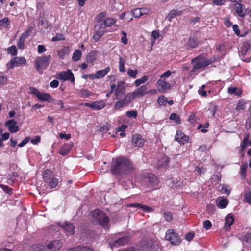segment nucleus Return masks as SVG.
Returning <instances> with one entry per match:
<instances>
[{
    "instance_id": "c85d7f7f",
    "label": "nucleus",
    "mask_w": 251,
    "mask_h": 251,
    "mask_svg": "<svg viewBox=\"0 0 251 251\" xmlns=\"http://www.w3.org/2000/svg\"><path fill=\"white\" fill-rule=\"evenodd\" d=\"M182 12L181 11H177L176 10H171L168 16V19L169 21H171L172 19L176 16H180L182 14Z\"/></svg>"
},
{
    "instance_id": "b1692460",
    "label": "nucleus",
    "mask_w": 251,
    "mask_h": 251,
    "mask_svg": "<svg viewBox=\"0 0 251 251\" xmlns=\"http://www.w3.org/2000/svg\"><path fill=\"white\" fill-rule=\"evenodd\" d=\"M129 206L136 207L143 210V211H144L146 212H150L153 211V209L152 207L139 203H132L129 205Z\"/></svg>"
},
{
    "instance_id": "13d9d810",
    "label": "nucleus",
    "mask_w": 251,
    "mask_h": 251,
    "mask_svg": "<svg viewBox=\"0 0 251 251\" xmlns=\"http://www.w3.org/2000/svg\"><path fill=\"white\" fill-rule=\"evenodd\" d=\"M245 199L247 202L251 204V189L245 194Z\"/></svg>"
},
{
    "instance_id": "0e129e2a",
    "label": "nucleus",
    "mask_w": 251,
    "mask_h": 251,
    "mask_svg": "<svg viewBox=\"0 0 251 251\" xmlns=\"http://www.w3.org/2000/svg\"><path fill=\"white\" fill-rule=\"evenodd\" d=\"M59 137L61 139L69 140L71 138V134L61 133L59 134Z\"/></svg>"
},
{
    "instance_id": "72a5a7b5",
    "label": "nucleus",
    "mask_w": 251,
    "mask_h": 251,
    "mask_svg": "<svg viewBox=\"0 0 251 251\" xmlns=\"http://www.w3.org/2000/svg\"><path fill=\"white\" fill-rule=\"evenodd\" d=\"M82 53L80 50H76L73 53L72 56V60L74 61H79L81 57Z\"/></svg>"
},
{
    "instance_id": "e2e57ef3",
    "label": "nucleus",
    "mask_w": 251,
    "mask_h": 251,
    "mask_svg": "<svg viewBox=\"0 0 251 251\" xmlns=\"http://www.w3.org/2000/svg\"><path fill=\"white\" fill-rule=\"evenodd\" d=\"M194 236L195 235L193 233L189 232L185 235V239L188 241H190L194 237Z\"/></svg>"
},
{
    "instance_id": "79ce46f5",
    "label": "nucleus",
    "mask_w": 251,
    "mask_h": 251,
    "mask_svg": "<svg viewBox=\"0 0 251 251\" xmlns=\"http://www.w3.org/2000/svg\"><path fill=\"white\" fill-rule=\"evenodd\" d=\"M148 79L147 76H143L142 78L138 79L135 81V85L136 87H138L140 84L144 83Z\"/></svg>"
},
{
    "instance_id": "412c9836",
    "label": "nucleus",
    "mask_w": 251,
    "mask_h": 251,
    "mask_svg": "<svg viewBox=\"0 0 251 251\" xmlns=\"http://www.w3.org/2000/svg\"><path fill=\"white\" fill-rule=\"evenodd\" d=\"M129 241L128 236L122 237L115 240L113 243V246L115 247H119L126 244Z\"/></svg>"
},
{
    "instance_id": "7c9ffc66",
    "label": "nucleus",
    "mask_w": 251,
    "mask_h": 251,
    "mask_svg": "<svg viewBox=\"0 0 251 251\" xmlns=\"http://www.w3.org/2000/svg\"><path fill=\"white\" fill-rule=\"evenodd\" d=\"M71 251H94V250L89 247L85 246H77L71 249Z\"/></svg>"
},
{
    "instance_id": "f03ea898",
    "label": "nucleus",
    "mask_w": 251,
    "mask_h": 251,
    "mask_svg": "<svg viewBox=\"0 0 251 251\" xmlns=\"http://www.w3.org/2000/svg\"><path fill=\"white\" fill-rule=\"evenodd\" d=\"M90 216L93 223L99 224L104 229L109 228V218L103 211L96 209L91 212Z\"/></svg>"
},
{
    "instance_id": "6e6d98bb",
    "label": "nucleus",
    "mask_w": 251,
    "mask_h": 251,
    "mask_svg": "<svg viewBox=\"0 0 251 251\" xmlns=\"http://www.w3.org/2000/svg\"><path fill=\"white\" fill-rule=\"evenodd\" d=\"M137 112L136 110L128 111L126 112V116L129 118L134 117L136 118L137 117Z\"/></svg>"
},
{
    "instance_id": "9b49d317",
    "label": "nucleus",
    "mask_w": 251,
    "mask_h": 251,
    "mask_svg": "<svg viewBox=\"0 0 251 251\" xmlns=\"http://www.w3.org/2000/svg\"><path fill=\"white\" fill-rule=\"evenodd\" d=\"M32 30L33 27L32 26H30L25 32H24L21 35L18 41L17 44V46L19 49H23L24 48L25 39L29 36Z\"/></svg>"
},
{
    "instance_id": "37998d69",
    "label": "nucleus",
    "mask_w": 251,
    "mask_h": 251,
    "mask_svg": "<svg viewBox=\"0 0 251 251\" xmlns=\"http://www.w3.org/2000/svg\"><path fill=\"white\" fill-rule=\"evenodd\" d=\"M228 92L230 94H234L235 95H239L241 94V91L237 87H229L228 88Z\"/></svg>"
},
{
    "instance_id": "aec40b11",
    "label": "nucleus",
    "mask_w": 251,
    "mask_h": 251,
    "mask_svg": "<svg viewBox=\"0 0 251 251\" xmlns=\"http://www.w3.org/2000/svg\"><path fill=\"white\" fill-rule=\"evenodd\" d=\"M189 139V137L185 135L180 130L177 131L175 139L176 141H188Z\"/></svg>"
},
{
    "instance_id": "58836bf2",
    "label": "nucleus",
    "mask_w": 251,
    "mask_h": 251,
    "mask_svg": "<svg viewBox=\"0 0 251 251\" xmlns=\"http://www.w3.org/2000/svg\"><path fill=\"white\" fill-rule=\"evenodd\" d=\"M10 24V22L8 18L4 17L1 20H0V26L3 27H7Z\"/></svg>"
},
{
    "instance_id": "6e6552de",
    "label": "nucleus",
    "mask_w": 251,
    "mask_h": 251,
    "mask_svg": "<svg viewBox=\"0 0 251 251\" xmlns=\"http://www.w3.org/2000/svg\"><path fill=\"white\" fill-rule=\"evenodd\" d=\"M165 239L173 245H178L181 243L180 237L173 229H170L167 231Z\"/></svg>"
},
{
    "instance_id": "4be33fe9",
    "label": "nucleus",
    "mask_w": 251,
    "mask_h": 251,
    "mask_svg": "<svg viewBox=\"0 0 251 251\" xmlns=\"http://www.w3.org/2000/svg\"><path fill=\"white\" fill-rule=\"evenodd\" d=\"M109 130V127L108 126L107 124H104L102 126H100V128L99 129V131L100 132H103L104 134H105L103 135L104 136H106V137L105 139L108 138L109 136L114 137L115 136L114 134H111L110 132L106 133V132L108 131Z\"/></svg>"
},
{
    "instance_id": "39448f33",
    "label": "nucleus",
    "mask_w": 251,
    "mask_h": 251,
    "mask_svg": "<svg viewBox=\"0 0 251 251\" xmlns=\"http://www.w3.org/2000/svg\"><path fill=\"white\" fill-rule=\"evenodd\" d=\"M106 27L103 22H97L94 28L95 33L93 36V39L95 42L98 41L106 32Z\"/></svg>"
},
{
    "instance_id": "864d4df0",
    "label": "nucleus",
    "mask_w": 251,
    "mask_h": 251,
    "mask_svg": "<svg viewBox=\"0 0 251 251\" xmlns=\"http://www.w3.org/2000/svg\"><path fill=\"white\" fill-rule=\"evenodd\" d=\"M132 15L135 18H138L142 16V12L140 8H136L131 10Z\"/></svg>"
},
{
    "instance_id": "f3484780",
    "label": "nucleus",
    "mask_w": 251,
    "mask_h": 251,
    "mask_svg": "<svg viewBox=\"0 0 251 251\" xmlns=\"http://www.w3.org/2000/svg\"><path fill=\"white\" fill-rule=\"evenodd\" d=\"M59 226L63 228L68 234L73 235L75 232V227L72 223H65L64 224H59Z\"/></svg>"
},
{
    "instance_id": "a19ab883",
    "label": "nucleus",
    "mask_w": 251,
    "mask_h": 251,
    "mask_svg": "<svg viewBox=\"0 0 251 251\" xmlns=\"http://www.w3.org/2000/svg\"><path fill=\"white\" fill-rule=\"evenodd\" d=\"M49 186L50 188H55L58 184V180L56 178H53L51 180L48 181Z\"/></svg>"
},
{
    "instance_id": "e433bc0d",
    "label": "nucleus",
    "mask_w": 251,
    "mask_h": 251,
    "mask_svg": "<svg viewBox=\"0 0 251 251\" xmlns=\"http://www.w3.org/2000/svg\"><path fill=\"white\" fill-rule=\"evenodd\" d=\"M169 119L171 120L174 121L177 124H179L181 123V120L179 116L176 113H173L170 115Z\"/></svg>"
},
{
    "instance_id": "7ed1b4c3",
    "label": "nucleus",
    "mask_w": 251,
    "mask_h": 251,
    "mask_svg": "<svg viewBox=\"0 0 251 251\" xmlns=\"http://www.w3.org/2000/svg\"><path fill=\"white\" fill-rule=\"evenodd\" d=\"M212 59H208L204 57L203 55H200L197 56L192 60L193 65V69L191 72L194 73L197 70L200 69L205 68L213 62Z\"/></svg>"
},
{
    "instance_id": "4468645a",
    "label": "nucleus",
    "mask_w": 251,
    "mask_h": 251,
    "mask_svg": "<svg viewBox=\"0 0 251 251\" xmlns=\"http://www.w3.org/2000/svg\"><path fill=\"white\" fill-rule=\"evenodd\" d=\"M170 162V159L165 154H162L161 158L158 159L156 163V166L157 168H166Z\"/></svg>"
},
{
    "instance_id": "bb28decb",
    "label": "nucleus",
    "mask_w": 251,
    "mask_h": 251,
    "mask_svg": "<svg viewBox=\"0 0 251 251\" xmlns=\"http://www.w3.org/2000/svg\"><path fill=\"white\" fill-rule=\"evenodd\" d=\"M110 67H107L103 70H100L97 71L96 74L98 76V79H100L104 77L107 75V74L110 71Z\"/></svg>"
},
{
    "instance_id": "423d86ee",
    "label": "nucleus",
    "mask_w": 251,
    "mask_h": 251,
    "mask_svg": "<svg viewBox=\"0 0 251 251\" xmlns=\"http://www.w3.org/2000/svg\"><path fill=\"white\" fill-rule=\"evenodd\" d=\"M251 44L247 41L243 42V45L241 47L240 53L241 56L243 57L242 60L247 62H249L251 61Z\"/></svg>"
},
{
    "instance_id": "473e14b6",
    "label": "nucleus",
    "mask_w": 251,
    "mask_h": 251,
    "mask_svg": "<svg viewBox=\"0 0 251 251\" xmlns=\"http://www.w3.org/2000/svg\"><path fill=\"white\" fill-rule=\"evenodd\" d=\"M188 46L191 48H195L198 47L199 42L197 39L193 37H190L187 42Z\"/></svg>"
},
{
    "instance_id": "3c124183",
    "label": "nucleus",
    "mask_w": 251,
    "mask_h": 251,
    "mask_svg": "<svg viewBox=\"0 0 251 251\" xmlns=\"http://www.w3.org/2000/svg\"><path fill=\"white\" fill-rule=\"evenodd\" d=\"M119 71L121 72H125L126 69L124 67V65L125 64V61L123 60L121 57H119Z\"/></svg>"
},
{
    "instance_id": "6ab92c4d",
    "label": "nucleus",
    "mask_w": 251,
    "mask_h": 251,
    "mask_svg": "<svg viewBox=\"0 0 251 251\" xmlns=\"http://www.w3.org/2000/svg\"><path fill=\"white\" fill-rule=\"evenodd\" d=\"M72 146L73 145L71 144V142L65 143L60 149V154L62 155L67 154L72 148Z\"/></svg>"
},
{
    "instance_id": "4c0bfd02",
    "label": "nucleus",
    "mask_w": 251,
    "mask_h": 251,
    "mask_svg": "<svg viewBox=\"0 0 251 251\" xmlns=\"http://www.w3.org/2000/svg\"><path fill=\"white\" fill-rule=\"evenodd\" d=\"M126 105L125 104L124 101L122 100L117 101L114 105L113 109L117 110L121 108L124 107Z\"/></svg>"
},
{
    "instance_id": "c9c22d12",
    "label": "nucleus",
    "mask_w": 251,
    "mask_h": 251,
    "mask_svg": "<svg viewBox=\"0 0 251 251\" xmlns=\"http://www.w3.org/2000/svg\"><path fill=\"white\" fill-rule=\"evenodd\" d=\"M116 21L115 19L111 18H106L103 21L107 27L111 26L116 23Z\"/></svg>"
},
{
    "instance_id": "f257e3e1",
    "label": "nucleus",
    "mask_w": 251,
    "mask_h": 251,
    "mask_svg": "<svg viewBox=\"0 0 251 251\" xmlns=\"http://www.w3.org/2000/svg\"><path fill=\"white\" fill-rule=\"evenodd\" d=\"M134 168L132 162L125 157L113 158L110 168L113 175H126L133 171Z\"/></svg>"
},
{
    "instance_id": "20e7f679",
    "label": "nucleus",
    "mask_w": 251,
    "mask_h": 251,
    "mask_svg": "<svg viewBox=\"0 0 251 251\" xmlns=\"http://www.w3.org/2000/svg\"><path fill=\"white\" fill-rule=\"evenodd\" d=\"M51 56L50 55L39 57L35 61V67L41 74L42 70L45 69L49 66Z\"/></svg>"
},
{
    "instance_id": "cd10ccee",
    "label": "nucleus",
    "mask_w": 251,
    "mask_h": 251,
    "mask_svg": "<svg viewBox=\"0 0 251 251\" xmlns=\"http://www.w3.org/2000/svg\"><path fill=\"white\" fill-rule=\"evenodd\" d=\"M97 51L96 50L91 51L87 55L86 61L88 63H92L96 59Z\"/></svg>"
},
{
    "instance_id": "4d7b16f0",
    "label": "nucleus",
    "mask_w": 251,
    "mask_h": 251,
    "mask_svg": "<svg viewBox=\"0 0 251 251\" xmlns=\"http://www.w3.org/2000/svg\"><path fill=\"white\" fill-rule=\"evenodd\" d=\"M164 217L168 222H170L173 219V214L171 212H166L164 213Z\"/></svg>"
},
{
    "instance_id": "a211bd4d",
    "label": "nucleus",
    "mask_w": 251,
    "mask_h": 251,
    "mask_svg": "<svg viewBox=\"0 0 251 251\" xmlns=\"http://www.w3.org/2000/svg\"><path fill=\"white\" fill-rule=\"evenodd\" d=\"M234 219L231 214H228L226 216L224 228L226 231H229L231 229V226L233 224Z\"/></svg>"
},
{
    "instance_id": "c03bdc74",
    "label": "nucleus",
    "mask_w": 251,
    "mask_h": 251,
    "mask_svg": "<svg viewBox=\"0 0 251 251\" xmlns=\"http://www.w3.org/2000/svg\"><path fill=\"white\" fill-rule=\"evenodd\" d=\"M167 102V98L163 95L158 97L157 100V103L160 106L165 105Z\"/></svg>"
},
{
    "instance_id": "2f4dec72",
    "label": "nucleus",
    "mask_w": 251,
    "mask_h": 251,
    "mask_svg": "<svg viewBox=\"0 0 251 251\" xmlns=\"http://www.w3.org/2000/svg\"><path fill=\"white\" fill-rule=\"evenodd\" d=\"M37 98L41 101H47L51 99V97L49 94L40 93Z\"/></svg>"
},
{
    "instance_id": "a18cd8bd",
    "label": "nucleus",
    "mask_w": 251,
    "mask_h": 251,
    "mask_svg": "<svg viewBox=\"0 0 251 251\" xmlns=\"http://www.w3.org/2000/svg\"><path fill=\"white\" fill-rule=\"evenodd\" d=\"M0 187L2 188L6 193L11 195L12 193V189L7 185L0 184Z\"/></svg>"
},
{
    "instance_id": "c756f323",
    "label": "nucleus",
    "mask_w": 251,
    "mask_h": 251,
    "mask_svg": "<svg viewBox=\"0 0 251 251\" xmlns=\"http://www.w3.org/2000/svg\"><path fill=\"white\" fill-rule=\"evenodd\" d=\"M134 99L131 93H128L126 95L122 100L124 102L125 104L128 105Z\"/></svg>"
},
{
    "instance_id": "dca6fc26",
    "label": "nucleus",
    "mask_w": 251,
    "mask_h": 251,
    "mask_svg": "<svg viewBox=\"0 0 251 251\" xmlns=\"http://www.w3.org/2000/svg\"><path fill=\"white\" fill-rule=\"evenodd\" d=\"M5 126L8 127L11 133H15L19 130V127L17 126V122L14 120H9L5 124Z\"/></svg>"
},
{
    "instance_id": "5701e85b",
    "label": "nucleus",
    "mask_w": 251,
    "mask_h": 251,
    "mask_svg": "<svg viewBox=\"0 0 251 251\" xmlns=\"http://www.w3.org/2000/svg\"><path fill=\"white\" fill-rule=\"evenodd\" d=\"M105 106V103L103 101H96L92 103L91 108L92 109L99 110L103 108Z\"/></svg>"
},
{
    "instance_id": "8fccbe9b",
    "label": "nucleus",
    "mask_w": 251,
    "mask_h": 251,
    "mask_svg": "<svg viewBox=\"0 0 251 251\" xmlns=\"http://www.w3.org/2000/svg\"><path fill=\"white\" fill-rule=\"evenodd\" d=\"M106 16V13L105 12H102L98 15L96 18V21L97 22H103V19Z\"/></svg>"
},
{
    "instance_id": "1a4fd4ad",
    "label": "nucleus",
    "mask_w": 251,
    "mask_h": 251,
    "mask_svg": "<svg viewBox=\"0 0 251 251\" xmlns=\"http://www.w3.org/2000/svg\"><path fill=\"white\" fill-rule=\"evenodd\" d=\"M57 78L62 79L64 81L70 80L71 82L74 83L75 77L74 74L70 70H68L66 71H62L57 74Z\"/></svg>"
},
{
    "instance_id": "2eb2a0df",
    "label": "nucleus",
    "mask_w": 251,
    "mask_h": 251,
    "mask_svg": "<svg viewBox=\"0 0 251 251\" xmlns=\"http://www.w3.org/2000/svg\"><path fill=\"white\" fill-rule=\"evenodd\" d=\"M147 93V88L146 86L143 85L138 89H136L134 92H132L133 98L135 99L140 98Z\"/></svg>"
},
{
    "instance_id": "69168bd1",
    "label": "nucleus",
    "mask_w": 251,
    "mask_h": 251,
    "mask_svg": "<svg viewBox=\"0 0 251 251\" xmlns=\"http://www.w3.org/2000/svg\"><path fill=\"white\" fill-rule=\"evenodd\" d=\"M141 140H142V136L140 134H135L132 136V141H138Z\"/></svg>"
},
{
    "instance_id": "f704fd0d",
    "label": "nucleus",
    "mask_w": 251,
    "mask_h": 251,
    "mask_svg": "<svg viewBox=\"0 0 251 251\" xmlns=\"http://www.w3.org/2000/svg\"><path fill=\"white\" fill-rule=\"evenodd\" d=\"M69 52V50L68 47H64L61 50L58 51V56L60 58L63 59L66 55Z\"/></svg>"
},
{
    "instance_id": "052dcab7",
    "label": "nucleus",
    "mask_w": 251,
    "mask_h": 251,
    "mask_svg": "<svg viewBox=\"0 0 251 251\" xmlns=\"http://www.w3.org/2000/svg\"><path fill=\"white\" fill-rule=\"evenodd\" d=\"M29 90L31 94L35 95L37 98L40 92L35 87H29Z\"/></svg>"
},
{
    "instance_id": "de8ad7c7",
    "label": "nucleus",
    "mask_w": 251,
    "mask_h": 251,
    "mask_svg": "<svg viewBox=\"0 0 251 251\" xmlns=\"http://www.w3.org/2000/svg\"><path fill=\"white\" fill-rule=\"evenodd\" d=\"M228 204V201L226 199H223L219 201L218 206L220 208H225Z\"/></svg>"
},
{
    "instance_id": "5fc2aeb1",
    "label": "nucleus",
    "mask_w": 251,
    "mask_h": 251,
    "mask_svg": "<svg viewBox=\"0 0 251 251\" xmlns=\"http://www.w3.org/2000/svg\"><path fill=\"white\" fill-rule=\"evenodd\" d=\"M243 240L247 243H251V232H247L243 236Z\"/></svg>"
},
{
    "instance_id": "09e8293b",
    "label": "nucleus",
    "mask_w": 251,
    "mask_h": 251,
    "mask_svg": "<svg viewBox=\"0 0 251 251\" xmlns=\"http://www.w3.org/2000/svg\"><path fill=\"white\" fill-rule=\"evenodd\" d=\"M7 52L12 55H16L17 53V50L15 46L13 45L7 49Z\"/></svg>"
},
{
    "instance_id": "bf43d9fd",
    "label": "nucleus",
    "mask_w": 251,
    "mask_h": 251,
    "mask_svg": "<svg viewBox=\"0 0 251 251\" xmlns=\"http://www.w3.org/2000/svg\"><path fill=\"white\" fill-rule=\"evenodd\" d=\"M203 225L204 228L206 230L209 229L212 227V223L208 220L204 221Z\"/></svg>"
},
{
    "instance_id": "0eeeda50",
    "label": "nucleus",
    "mask_w": 251,
    "mask_h": 251,
    "mask_svg": "<svg viewBox=\"0 0 251 251\" xmlns=\"http://www.w3.org/2000/svg\"><path fill=\"white\" fill-rule=\"evenodd\" d=\"M143 176L145 182L148 183V187L152 188L153 189L157 188L159 184V181L157 177L154 174L145 173Z\"/></svg>"
},
{
    "instance_id": "a878e982",
    "label": "nucleus",
    "mask_w": 251,
    "mask_h": 251,
    "mask_svg": "<svg viewBox=\"0 0 251 251\" xmlns=\"http://www.w3.org/2000/svg\"><path fill=\"white\" fill-rule=\"evenodd\" d=\"M53 172L51 170L46 169L42 173L43 179L45 182H47L50 180V177L52 176Z\"/></svg>"
},
{
    "instance_id": "ddd939ff",
    "label": "nucleus",
    "mask_w": 251,
    "mask_h": 251,
    "mask_svg": "<svg viewBox=\"0 0 251 251\" xmlns=\"http://www.w3.org/2000/svg\"><path fill=\"white\" fill-rule=\"evenodd\" d=\"M158 91L162 93H166L171 87V85L164 80L160 79L157 82Z\"/></svg>"
},
{
    "instance_id": "603ef678",
    "label": "nucleus",
    "mask_w": 251,
    "mask_h": 251,
    "mask_svg": "<svg viewBox=\"0 0 251 251\" xmlns=\"http://www.w3.org/2000/svg\"><path fill=\"white\" fill-rule=\"evenodd\" d=\"M80 94L83 98H88L92 95V93L87 89H82L80 90Z\"/></svg>"
},
{
    "instance_id": "ea45409f",
    "label": "nucleus",
    "mask_w": 251,
    "mask_h": 251,
    "mask_svg": "<svg viewBox=\"0 0 251 251\" xmlns=\"http://www.w3.org/2000/svg\"><path fill=\"white\" fill-rule=\"evenodd\" d=\"M46 249L45 246H43L40 245L35 244L33 245L30 249V251H44V250Z\"/></svg>"
},
{
    "instance_id": "49530a36",
    "label": "nucleus",
    "mask_w": 251,
    "mask_h": 251,
    "mask_svg": "<svg viewBox=\"0 0 251 251\" xmlns=\"http://www.w3.org/2000/svg\"><path fill=\"white\" fill-rule=\"evenodd\" d=\"M138 73L137 70H133L131 69H128L127 70V74L132 78H135L137 77V75Z\"/></svg>"
},
{
    "instance_id": "393cba45",
    "label": "nucleus",
    "mask_w": 251,
    "mask_h": 251,
    "mask_svg": "<svg viewBox=\"0 0 251 251\" xmlns=\"http://www.w3.org/2000/svg\"><path fill=\"white\" fill-rule=\"evenodd\" d=\"M234 6L236 8V12L239 16L243 17L245 15L246 11L244 9L243 5L237 3L235 4Z\"/></svg>"
},
{
    "instance_id": "680f3d73",
    "label": "nucleus",
    "mask_w": 251,
    "mask_h": 251,
    "mask_svg": "<svg viewBox=\"0 0 251 251\" xmlns=\"http://www.w3.org/2000/svg\"><path fill=\"white\" fill-rule=\"evenodd\" d=\"M226 0H212L213 4L217 6L223 5L226 2Z\"/></svg>"
},
{
    "instance_id": "f8f14e48",
    "label": "nucleus",
    "mask_w": 251,
    "mask_h": 251,
    "mask_svg": "<svg viewBox=\"0 0 251 251\" xmlns=\"http://www.w3.org/2000/svg\"><path fill=\"white\" fill-rule=\"evenodd\" d=\"M62 243L59 240H55L48 243L46 248L48 251H58L61 248Z\"/></svg>"
},
{
    "instance_id": "338daca9",
    "label": "nucleus",
    "mask_w": 251,
    "mask_h": 251,
    "mask_svg": "<svg viewBox=\"0 0 251 251\" xmlns=\"http://www.w3.org/2000/svg\"><path fill=\"white\" fill-rule=\"evenodd\" d=\"M172 74V72L170 70H168L164 72L163 74L160 75L161 79L162 78H168Z\"/></svg>"
},
{
    "instance_id": "774afa93",
    "label": "nucleus",
    "mask_w": 251,
    "mask_h": 251,
    "mask_svg": "<svg viewBox=\"0 0 251 251\" xmlns=\"http://www.w3.org/2000/svg\"><path fill=\"white\" fill-rule=\"evenodd\" d=\"M63 35L61 34H57L55 36L52 38V41H56L58 40H63Z\"/></svg>"
},
{
    "instance_id": "9d476101",
    "label": "nucleus",
    "mask_w": 251,
    "mask_h": 251,
    "mask_svg": "<svg viewBox=\"0 0 251 251\" xmlns=\"http://www.w3.org/2000/svg\"><path fill=\"white\" fill-rule=\"evenodd\" d=\"M26 63V60L24 57H16L12 58L6 64L8 69L13 68L15 66H18L22 65H25Z\"/></svg>"
}]
</instances>
